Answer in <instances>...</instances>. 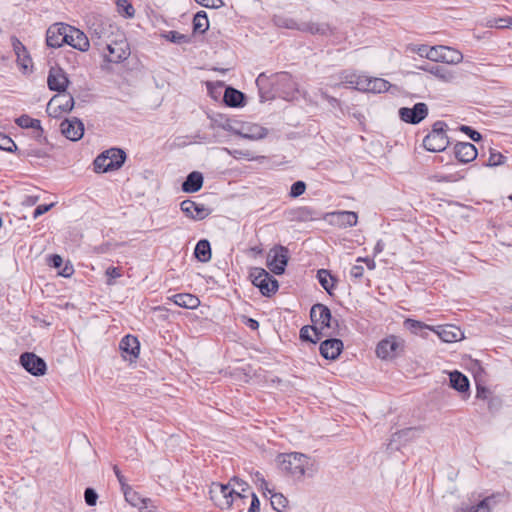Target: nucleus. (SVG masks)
<instances>
[{"label":"nucleus","instance_id":"1","mask_svg":"<svg viewBox=\"0 0 512 512\" xmlns=\"http://www.w3.org/2000/svg\"><path fill=\"white\" fill-rule=\"evenodd\" d=\"M277 461L280 470L296 480L302 479L305 475L312 477L316 472L314 462L302 453L280 454Z\"/></svg>","mask_w":512,"mask_h":512},{"label":"nucleus","instance_id":"2","mask_svg":"<svg viewBox=\"0 0 512 512\" xmlns=\"http://www.w3.org/2000/svg\"><path fill=\"white\" fill-rule=\"evenodd\" d=\"M126 154L122 149L110 148L96 157L94 170L97 173H104L119 169L125 162Z\"/></svg>","mask_w":512,"mask_h":512},{"label":"nucleus","instance_id":"3","mask_svg":"<svg viewBox=\"0 0 512 512\" xmlns=\"http://www.w3.org/2000/svg\"><path fill=\"white\" fill-rule=\"evenodd\" d=\"M446 127L447 124L443 121H436L433 124L431 132L423 139V146L426 150L441 152L447 148L449 140L445 131Z\"/></svg>","mask_w":512,"mask_h":512},{"label":"nucleus","instance_id":"4","mask_svg":"<svg viewBox=\"0 0 512 512\" xmlns=\"http://www.w3.org/2000/svg\"><path fill=\"white\" fill-rule=\"evenodd\" d=\"M211 498L221 509H228L231 507L235 498L243 499L245 495L236 491L229 484L213 483L210 490Z\"/></svg>","mask_w":512,"mask_h":512},{"label":"nucleus","instance_id":"5","mask_svg":"<svg viewBox=\"0 0 512 512\" xmlns=\"http://www.w3.org/2000/svg\"><path fill=\"white\" fill-rule=\"evenodd\" d=\"M289 260V250L282 245H276L271 248L267 255V267L269 270L276 274L281 275L284 273Z\"/></svg>","mask_w":512,"mask_h":512},{"label":"nucleus","instance_id":"6","mask_svg":"<svg viewBox=\"0 0 512 512\" xmlns=\"http://www.w3.org/2000/svg\"><path fill=\"white\" fill-rule=\"evenodd\" d=\"M403 350L404 340L391 335L378 343L376 354L379 358L388 360L397 357Z\"/></svg>","mask_w":512,"mask_h":512},{"label":"nucleus","instance_id":"7","mask_svg":"<svg viewBox=\"0 0 512 512\" xmlns=\"http://www.w3.org/2000/svg\"><path fill=\"white\" fill-rule=\"evenodd\" d=\"M253 284L264 296H270L278 290V281L263 268H255L251 273Z\"/></svg>","mask_w":512,"mask_h":512},{"label":"nucleus","instance_id":"8","mask_svg":"<svg viewBox=\"0 0 512 512\" xmlns=\"http://www.w3.org/2000/svg\"><path fill=\"white\" fill-rule=\"evenodd\" d=\"M428 115V107L425 103H416L412 108L402 107L399 109V117L409 124H418Z\"/></svg>","mask_w":512,"mask_h":512},{"label":"nucleus","instance_id":"9","mask_svg":"<svg viewBox=\"0 0 512 512\" xmlns=\"http://www.w3.org/2000/svg\"><path fill=\"white\" fill-rule=\"evenodd\" d=\"M20 363L23 368L34 376H42L46 373L45 361L31 352H25L20 356Z\"/></svg>","mask_w":512,"mask_h":512},{"label":"nucleus","instance_id":"10","mask_svg":"<svg viewBox=\"0 0 512 512\" xmlns=\"http://www.w3.org/2000/svg\"><path fill=\"white\" fill-rule=\"evenodd\" d=\"M68 24L54 23L46 32V43L51 48H60L67 41Z\"/></svg>","mask_w":512,"mask_h":512},{"label":"nucleus","instance_id":"11","mask_svg":"<svg viewBox=\"0 0 512 512\" xmlns=\"http://www.w3.org/2000/svg\"><path fill=\"white\" fill-rule=\"evenodd\" d=\"M276 89L282 93L284 98L292 97L298 91L297 83L288 72H280L273 75V82Z\"/></svg>","mask_w":512,"mask_h":512},{"label":"nucleus","instance_id":"12","mask_svg":"<svg viewBox=\"0 0 512 512\" xmlns=\"http://www.w3.org/2000/svg\"><path fill=\"white\" fill-rule=\"evenodd\" d=\"M350 84H355L357 89L372 92L383 93L389 90L391 84L382 78H360L356 82L350 80Z\"/></svg>","mask_w":512,"mask_h":512},{"label":"nucleus","instance_id":"13","mask_svg":"<svg viewBox=\"0 0 512 512\" xmlns=\"http://www.w3.org/2000/svg\"><path fill=\"white\" fill-rule=\"evenodd\" d=\"M60 128L62 134L71 141L80 140L84 134V124L76 117L62 121Z\"/></svg>","mask_w":512,"mask_h":512},{"label":"nucleus","instance_id":"14","mask_svg":"<svg viewBox=\"0 0 512 512\" xmlns=\"http://www.w3.org/2000/svg\"><path fill=\"white\" fill-rule=\"evenodd\" d=\"M69 79L65 71L60 67H51L47 77L48 88L59 93L65 92Z\"/></svg>","mask_w":512,"mask_h":512},{"label":"nucleus","instance_id":"15","mask_svg":"<svg viewBox=\"0 0 512 512\" xmlns=\"http://www.w3.org/2000/svg\"><path fill=\"white\" fill-rule=\"evenodd\" d=\"M67 30V41H65L64 44H67L81 52H86L89 50L90 42L83 31L70 25H68Z\"/></svg>","mask_w":512,"mask_h":512},{"label":"nucleus","instance_id":"16","mask_svg":"<svg viewBox=\"0 0 512 512\" xmlns=\"http://www.w3.org/2000/svg\"><path fill=\"white\" fill-rule=\"evenodd\" d=\"M107 50L109 53L105 55V58L111 63L122 62L130 54L128 44L124 41L107 44Z\"/></svg>","mask_w":512,"mask_h":512},{"label":"nucleus","instance_id":"17","mask_svg":"<svg viewBox=\"0 0 512 512\" xmlns=\"http://www.w3.org/2000/svg\"><path fill=\"white\" fill-rule=\"evenodd\" d=\"M342 350L343 342L336 338L324 340L319 347L321 356L327 360L337 359Z\"/></svg>","mask_w":512,"mask_h":512},{"label":"nucleus","instance_id":"18","mask_svg":"<svg viewBox=\"0 0 512 512\" xmlns=\"http://www.w3.org/2000/svg\"><path fill=\"white\" fill-rule=\"evenodd\" d=\"M311 321L323 327H331L332 315L330 309L323 304H315L310 310Z\"/></svg>","mask_w":512,"mask_h":512},{"label":"nucleus","instance_id":"19","mask_svg":"<svg viewBox=\"0 0 512 512\" xmlns=\"http://www.w3.org/2000/svg\"><path fill=\"white\" fill-rule=\"evenodd\" d=\"M497 504V496L491 495L485 497L475 505L462 504L456 509V512H492Z\"/></svg>","mask_w":512,"mask_h":512},{"label":"nucleus","instance_id":"20","mask_svg":"<svg viewBox=\"0 0 512 512\" xmlns=\"http://www.w3.org/2000/svg\"><path fill=\"white\" fill-rule=\"evenodd\" d=\"M454 154L459 162L469 163L476 159L478 153L475 145L469 142H458L454 146Z\"/></svg>","mask_w":512,"mask_h":512},{"label":"nucleus","instance_id":"21","mask_svg":"<svg viewBox=\"0 0 512 512\" xmlns=\"http://www.w3.org/2000/svg\"><path fill=\"white\" fill-rule=\"evenodd\" d=\"M181 211L194 220H202L208 216L207 209L202 204H197L192 200H184L180 204Z\"/></svg>","mask_w":512,"mask_h":512},{"label":"nucleus","instance_id":"22","mask_svg":"<svg viewBox=\"0 0 512 512\" xmlns=\"http://www.w3.org/2000/svg\"><path fill=\"white\" fill-rule=\"evenodd\" d=\"M301 32L310 33L312 35L328 36L335 33V28L325 22H301Z\"/></svg>","mask_w":512,"mask_h":512},{"label":"nucleus","instance_id":"23","mask_svg":"<svg viewBox=\"0 0 512 512\" xmlns=\"http://www.w3.org/2000/svg\"><path fill=\"white\" fill-rule=\"evenodd\" d=\"M119 347L122 350L123 357L127 358L128 356L130 361L136 359L139 355L140 344L135 336L127 335L123 337Z\"/></svg>","mask_w":512,"mask_h":512},{"label":"nucleus","instance_id":"24","mask_svg":"<svg viewBox=\"0 0 512 512\" xmlns=\"http://www.w3.org/2000/svg\"><path fill=\"white\" fill-rule=\"evenodd\" d=\"M13 50L17 56V63L24 71L31 67V58L25 46L15 37L12 38Z\"/></svg>","mask_w":512,"mask_h":512},{"label":"nucleus","instance_id":"25","mask_svg":"<svg viewBox=\"0 0 512 512\" xmlns=\"http://www.w3.org/2000/svg\"><path fill=\"white\" fill-rule=\"evenodd\" d=\"M179 307L186 309H196L200 305V300L197 296L190 293H179L169 298Z\"/></svg>","mask_w":512,"mask_h":512},{"label":"nucleus","instance_id":"26","mask_svg":"<svg viewBox=\"0 0 512 512\" xmlns=\"http://www.w3.org/2000/svg\"><path fill=\"white\" fill-rule=\"evenodd\" d=\"M435 332L444 342H455L462 337V331L454 325L439 326Z\"/></svg>","mask_w":512,"mask_h":512},{"label":"nucleus","instance_id":"27","mask_svg":"<svg viewBox=\"0 0 512 512\" xmlns=\"http://www.w3.org/2000/svg\"><path fill=\"white\" fill-rule=\"evenodd\" d=\"M203 185V175L198 171H193L186 177L182 183V190L186 193H194L201 189Z\"/></svg>","mask_w":512,"mask_h":512},{"label":"nucleus","instance_id":"28","mask_svg":"<svg viewBox=\"0 0 512 512\" xmlns=\"http://www.w3.org/2000/svg\"><path fill=\"white\" fill-rule=\"evenodd\" d=\"M420 69L434 75L436 78L444 82H451L454 79V74L440 65L427 64L425 66H421Z\"/></svg>","mask_w":512,"mask_h":512},{"label":"nucleus","instance_id":"29","mask_svg":"<svg viewBox=\"0 0 512 512\" xmlns=\"http://www.w3.org/2000/svg\"><path fill=\"white\" fill-rule=\"evenodd\" d=\"M245 95L237 89L227 87L224 93V102L229 107H240L243 105Z\"/></svg>","mask_w":512,"mask_h":512},{"label":"nucleus","instance_id":"30","mask_svg":"<svg viewBox=\"0 0 512 512\" xmlns=\"http://www.w3.org/2000/svg\"><path fill=\"white\" fill-rule=\"evenodd\" d=\"M16 124L21 128H31L35 129L37 132L36 137H43V129L41 127V122L38 119L31 118L28 115H21L15 120Z\"/></svg>","mask_w":512,"mask_h":512},{"label":"nucleus","instance_id":"31","mask_svg":"<svg viewBox=\"0 0 512 512\" xmlns=\"http://www.w3.org/2000/svg\"><path fill=\"white\" fill-rule=\"evenodd\" d=\"M317 279L323 289L331 295L332 290L335 288L337 278L332 276L329 270L320 269L317 271Z\"/></svg>","mask_w":512,"mask_h":512},{"label":"nucleus","instance_id":"32","mask_svg":"<svg viewBox=\"0 0 512 512\" xmlns=\"http://www.w3.org/2000/svg\"><path fill=\"white\" fill-rule=\"evenodd\" d=\"M194 255L200 262H208L211 259V246L209 241L206 239L198 241Z\"/></svg>","mask_w":512,"mask_h":512},{"label":"nucleus","instance_id":"33","mask_svg":"<svg viewBox=\"0 0 512 512\" xmlns=\"http://www.w3.org/2000/svg\"><path fill=\"white\" fill-rule=\"evenodd\" d=\"M268 130L260 125L254 124L246 128L245 132H239V135L245 139L260 140L267 136Z\"/></svg>","mask_w":512,"mask_h":512},{"label":"nucleus","instance_id":"34","mask_svg":"<svg viewBox=\"0 0 512 512\" xmlns=\"http://www.w3.org/2000/svg\"><path fill=\"white\" fill-rule=\"evenodd\" d=\"M450 385L459 392H465L469 389L468 378L458 371L450 373Z\"/></svg>","mask_w":512,"mask_h":512},{"label":"nucleus","instance_id":"35","mask_svg":"<svg viewBox=\"0 0 512 512\" xmlns=\"http://www.w3.org/2000/svg\"><path fill=\"white\" fill-rule=\"evenodd\" d=\"M125 500L134 507H140L142 504L151 503V499L142 498L138 492L134 491L131 486L122 490Z\"/></svg>","mask_w":512,"mask_h":512},{"label":"nucleus","instance_id":"36","mask_svg":"<svg viewBox=\"0 0 512 512\" xmlns=\"http://www.w3.org/2000/svg\"><path fill=\"white\" fill-rule=\"evenodd\" d=\"M54 103H59L58 108L61 112H69L73 109L74 98L71 95H56L53 96L50 100L49 106L53 105Z\"/></svg>","mask_w":512,"mask_h":512},{"label":"nucleus","instance_id":"37","mask_svg":"<svg viewBox=\"0 0 512 512\" xmlns=\"http://www.w3.org/2000/svg\"><path fill=\"white\" fill-rule=\"evenodd\" d=\"M273 23L279 28H286L291 30H301V22L295 19L283 15H275L273 17Z\"/></svg>","mask_w":512,"mask_h":512},{"label":"nucleus","instance_id":"38","mask_svg":"<svg viewBox=\"0 0 512 512\" xmlns=\"http://www.w3.org/2000/svg\"><path fill=\"white\" fill-rule=\"evenodd\" d=\"M209 29V20L205 11H199L193 18V30L196 33H205Z\"/></svg>","mask_w":512,"mask_h":512},{"label":"nucleus","instance_id":"39","mask_svg":"<svg viewBox=\"0 0 512 512\" xmlns=\"http://www.w3.org/2000/svg\"><path fill=\"white\" fill-rule=\"evenodd\" d=\"M337 222L343 227H353L357 224L358 216L352 211H341L335 213Z\"/></svg>","mask_w":512,"mask_h":512},{"label":"nucleus","instance_id":"40","mask_svg":"<svg viewBox=\"0 0 512 512\" xmlns=\"http://www.w3.org/2000/svg\"><path fill=\"white\" fill-rule=\"evenodd\" d=\"M269 78L265 73H261L256 79V85L259 90V96L262 102L270 100L274 97L272 93L266 90V86L269 84Z\"/></svg>","mask_w":512,"mask_h":512},{"label":"nucleus","instance_id":"41","mask_svg":"<svg viewBox=\"0 0 512 512\" xmlns=\"http://www.w3.org/2000/svg\"><path fill=\"white\" fill-rule=\"evenodd\" d=\"M293 214H294V217H293L294 219L303 221V222L312 221V220H316L319 218L318 213L315 212L312 208L307 207V206L297 208L293 212Z\"/></svg>","mask_w":512,"mask_h":512},{"label":"nucleus","instance_id":"42","mask_svg":"<svg viewBox=\"0 0 512 512\" xmlns=\"http://www.w3.org/2000/svg\"><path fill=\"white\" fill-rule=\"evenodd\" d=\"M463 60V55L458 50L445 46L442 56V62L447 64H459Z\"/></svg>","mask_w":512,"mask_h":512},{"label":"nucleus","instance_id":"43","mask_svg":"<svg viewBox=\"0 0 512 512\" xmlns=\"http://www.w3.org/2000/svg\"><path fill=\"white\" fill-rule=\"evenodd\" d=\"M416 432L415 428H407L401 431H398L392 435L390 443L387 445V449L389 450H398L399 446L394 445V443L401 441V439L408 440V438Z\"/></svg>","mask_w":512,"mask_h":512},{"label":"nucleus","instance_id":"44","mask_svg":"<svg viewBox=\"0 0 512 512\" xmlns=\"http://www.w3.org/2000/svg\"><path fill=\"white\" fill-rule=\"evenodd\" d=\"M300 339L316 344L320 340V333L316 327L304 326L300 329Z\"/></svg>","mask_w":512,"mask_h":512},{"label":"nucleus","instance_id":"45","mask_svg":"<svg viewBox=\"0 0 512 512\" xmlns=\"http://www.w3.org/2000/svg\"><path fill=\"white\" fill-rule=\"evenodd\" d=\"M487 26L497 29H512V17H499L487 21Z\"/></svg>","mask_w":512,"mask_h":512},{"label":"nucleus","instance_id":"46","mask_svg":"<svg viewBox=\"0 0 512 512\" xmlns=\"http://www.w3.org/2000/svg\"><path fill=\"white\" fill-rule=\"evenodd\" d=\"M270 501L273 509L278 512L283 511L288 505V500L282 493H271Z\"/></svg>","mask_w":512,"mask_h":512},{"label":"nucleus","instance_id":"47","mask_svg":"<svg viewBox=\"0 0 512 512\" xmlns=\"http://www.w3.org/2000/svg\"><path fill=\"white\" fill-rule=\"evenodd\" d=\"M162 37L176 44H184L190 42V37L188 35L181 34L177 31H167L162 34Z\"/></svg>","mask_w":512,"mask_h":512},{"label":"nucleus","instance_id":"48","mask_svg":"<svg viewBox=\"0 0 512 512\" xmlns=\"http://www.w3.org/2000/svg\"><path fill=\"white\" fill-rule=\"evenodd\" d=\"M118 12L128 18H132L135 14V9L127 0L117 1Z\"/></svg>","mask_w":512,"mask_h":512},{"label":"nucleus","instance_id":"49","mask_svg":"<svg viewBox=\"0 0 512 512\" xmlns=\"http://www.w3.org/2000/svg\"><path fill=\"white\" fill-rule=\"evenodd\" d=\"M444 47L443 45L430 47L425 57L434 62H442Z\"/></svg>","mask_w":512,"mask_h":512},{"label":"nucleus","instance_id":"50","mask_svg":"<svg viewBox=\"0 0 512 512\" xmlns=\"http://www.w3.org/2000/svg\"><path fill=\"white\" fill-rule=\"evenodd\" d=\"M404 325L408 330H410L412 333H415V334L418 332V330H421L424 328L434 330L433 328L424 324L423 322H420V321H417L414 319H406L404 322Z\"/></svg>","mask_w":512,"mask_h":512},{"label":"nucleus","instance_id":"51","mask_svg":"<svg viewBox=\"0 0 512 512\" xmlns=\"http://www.w3.org/2000/svg\"><path fill=\"white\" fill-rule=\"evenodd\" d=\"M0 149L14 152L17 149V145L10 137L0 134Z\"/></svg>","mask_w":512,"mask_h":512},{"label":"nucleus","instance_id":"52","mask_svg":"<svg viewBox=\"0 0 512 512\" xmlns=\"http://www.w3.org/2000/svg\"><path fill=\"white\" fill-rule=\"evenodd\" d=\"M306 190V184L303 181H296L292 184L289 195L292 198H297L304 194Z\"/></svg>","mask_w":512,"mask_h":512},{"label":"nucleus","instance_id":"53","mask_svg":"<svg viewBox=\"0 0 512 512\" xmlns=\"http://www.w3.org/2000/svg\"><path fill=\"white\" fill-rule=\"evenodd\" d=\"M505 157L500 152H490V156L486 166L494 167L504 163Z\"/></svg>","mask_w":512,"mask_h":512},{"label":"nucleus","instance_id":"54","mask_svg":"<svg viewBox=\"0 0 512 512\" xmlns=\"http://www.w3.org/2000/svg\"><path fill=\"white\" fill-rule=\"evenodd\" d=\"M84 499L88 506H95L98 499V494L93 488H86L84 491Z\"/></svg>","mask_w":512,"mask_h":512},{"label":"nucleus","instance_id":"55","mask_svg":"<svg viewBox=\"0 0 512 512\" xmlns=\"http://www.w3.org/2000/svg\"><path fill=\"white\" fill-rule=\"evenodd\" d=\"M460 130L467 134L469 138L474 142H479L482 139V135L478 131L472 129L470 126L462 125Z\"/></svg>","mask_w":512,"mask_h":512},{"label":"nucleus","instance_id":"56","mask_svg":"<svg viewBox=\"0 0 512 512\" xmlns=\"http://www.w3.org/2000/svg\"><path fill=\"white\" fill-rule=\"evenodd\" d=\"M198 4L206 8L218 9L224 6L223 0H195Z\"/></svg>","mask_w":512,"mask_h":512},{"label":"nucleus","instance_id":"57","mask_svg":"<svg viewBox=\"0 0 512 512\" xmlns=\"http://www.w3.org/2000/svg\"><path fill=\"white\" fill-rule=\"evenodd\" d=\"M106 275L108 277V284H112V279L119 278L122 275L121 269L118 267H109L106 270Z\"/></svg>","mask_w":512,"mask_h":512},{"label":"nucleus","instance_id":"58","mask_svg":"<svg viewBox=\"0 0 512 512\" xmlns=\"http://www.w3.org/2000/svg\"><path fill=\"white\" fill-rule=\"evenodd\" d=\"M113 471H114V474L117 477V480H118V482H119V484L121 486V491L123 489H127V487L129 485L127 484L126 478L123 476V474L121 473V471L119 470L117 465L113 466Z\"/></svg>","mask_w":512,"mask_h":512},{"label":"nucleus","instance_id":"59","mask_svg":"<svg viewBox=\"0 0 512 512\" xmlns=\"http://www.w3.org/2000/svg\"><path fill=\"white\" fill-rule=\"evenodd\" d=\"M53 203L51 204H42L36 207V209L33 212V218L36 219L39 216L43 215L44 213L48 212L52 207Z\"/></svg>","mask_w":512,"mask_h":512},{"label":"nucleus","instance_id":"60","mask_svg":"<svg viewBox=\"0 0 512 512\" xmlns=\"http://www.w3.org/2000/svg\"><path fill=\"white\" fill-rule=\"evenodd\" d=\"M364 268L361 265H354L350 270V275L354 280H360L363 276Z\"/></svg>","mask_w":512,"mask_h":512},{"label":"nucleus","instance_id":"61","mask_svg":"<svg viewBox=\"0 0 512 512\" xmlns=\"http://www.w3.org/2000/svg\"><path fill=\"white\" fill-rule=\"evenodd\" d=\"M260 510V501L255 493H252V501L251 505L248 509V512H259Z\"/></svg>","mask_w":512,"mask_h":512},{"label":"nucleus","instance_id":"62","mask_svg":"<svg viewBox=\"0 0 512 512\" xmlns=\"http://www.w3.org/2000/svg\"><path fill=\"white\" fill-rule=\"evenodd\" d=\"M63 264V259L60 255H52L50 257V265L54 268H60Z\"/></svg>","mask_w":512,"mask_h":512},{"label":"nucleus","instance_id":"63","mask_svg":"<svg viewBox=\"0 0 512 512\" xmlns=\"http://www.w3.org/2000/svg\"><path fill=\"white\" fill-rule=\"evenodd\" d=\"M231 481L234 482L238 486V488L240 489L239 492H241L242 495H243L244 492H246V490L249 487L246 482H244L243 480L238 479L237 477H234L233 479H231Z\"/></svg>","mask_w":512,"mask_h":512},{"label":"nucleus","instance_id":"64","mask_svg":"<svg viewBox=\"0 0 512 512\" xmlns=\"http://www.w3.org/2000/svg\"><path fill=\"white\" fill-rule=\"evenodd\" d=\"M243 318H244V323L247 327H249L252 330L258 329L259 323L257 320H255L253 318H249V317H243Z\"/></svg>","mask_w":512,"mask_h":512}]
</instances>
